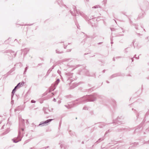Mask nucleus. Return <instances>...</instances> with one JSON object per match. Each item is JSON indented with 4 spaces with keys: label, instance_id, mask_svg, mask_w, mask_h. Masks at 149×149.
I'll return each instance as SVG.
<instances>
[{
    "label": "nucleus",
    "instance_id": "obj_54",
    "mask_svg": "<svg viewBox=\"0 0 149 149\" xmlns=\"http://www.w3.org/2000/svg\"><path fill=\"white\" fill-rule=\"evenodd\" d=\"M30 149H34L33 148H30Z\"/></svg>",
    "mask_w": 149,
    "mask_h": 149
},
{
    "label": "nucleus",
    "instance_id": "obj_43",
    "mask_svg": "<svg viewBox=\"0 0 149 149\" xmlns=\"http://www.w3.org/2000/svg\"><path fill=\"white\" fill-rule=\"evenodd\" d=\"M133 58H134L133 57V58H132V62H133L134 61Z\"/></svg>",
    "mask_w": 149,
    "mask_h": 149
},
{
    "label": "nucleus",
    "instance_id": "obj_28",
    "mask_svg": "<svg viewBox=\"0 0 149 149\" xmlns=\"http://www.w3.org/2000/svg\"><path fill=\"white\" fill-rule=\"evenodd\" d=\"M139 145L138 143H134L132 146H136Z\"/></svg>",
    "mask_w": 149,
    "mask_h": 149
},
{
    "label": "nucleus",
    "instance_id": "obj_35",
    "mask_svg": "<svg viewBox=\"0 0 149 149\" xmlns=\"http://www.w3.org/2000/svg\"><path fill=\"white\" fill-rule=\"evenodd\" d=\"M109 132V130H108L106 132H105V134H108Z\"/></svg>",
    "mask_w": 149,
    "mask_h": 149
},
{
    "label": "nucleus",
    "instance_id": "obj_3",
    "mask_svg": "<svg viewBox=\"0 0 149 149\" xmlns=\"http://www.w3.org/2000/svg\"><path fill=\"white\" fill-rule=\"evenodd\" d=\"M70 11L71 14L73 16H76L80 14L82 17H85V15L84 13H80L79 11L77 10L75 6H72V9L70 10Z\"/></svg>",
    "mask_w": 149,
    "mask_h": 149
},
{
    "label": "nucleus",
    "instance_id": "obj_10",
    "mask_svg": "<svg viewBox=\"0 0 149 149\" xmlns=\"http://www.w3.org/2000/svg\"><path fill=\"white\" fill-rule=\"evenodd\" d=\"M116 32H117L118 33H120L122 32H124V31L123 30L122 28H120L119 29H116Z\"/></svg>",
    "mask_w": 149,
    "mask_h": 149
},
{
    "label": "nucleus",
    "instance_id": "obj_47",
    "mask_svg": "<svg viewBox=\"0 0 149 149\" xmlns=\"http://www.w3.org/2000/svg\"><path fill=\"white\" fill-rule=\"evenodd\" d=\"M111 44H112L113 43V41H111Z\"/></svg>",
    "mask_w": 149,
    "mask_h": 149
},
{
    "label": "nucleus",
    "instance_id": "obj_27",
    "mask_svg": "<svg viewBox=\"0 0 149 149\" xmlns=\"http://www.w3.org/2000/svg\"><path fill=\"white\" fill-rule=\"evenodd\" d=\"M111 28V30L112 31H115L116 32V29L113 28Z\"/></svg>",
    "mask_w": 149,
    "mask_h": 149
},
{
    "label": "nucleus",
    "instance_id": "obj_62",
    "mask_svg": "<svg viewBox=\"0 0 149 149\" xmlns=\"http://www.w3.org/2000/svg\"><path fill=\"white\" fill-rule=\"evenodd\" d=\"M100 127H102V126H100Z\"/></svg>",
    "mask_w": 149,
    "mask_h": 149
},
{
    "label": "nucleus",
    "instance_id": "obj_30",
    "mask_svg": "<svg viewBox=\"0 0 149 149\" xmlns=\"http://www.w3.org/2000/svg\"><path fill=\"white\" fill-rule=\"evenodd\" d=\"M86 75L88 76H89V73L88 71H87L86 72Z\"/></svg>",
    "mask_w": 149,
    "mask_h": 149
},
{
    "label": "nucleus",
    "instance_id": "obj_32",
    "mask_svg": "<svg viewBox=\"0 0 149 149\" xmlns=\"http://www.w3.org/2000/svg\"><path fill=\"white\" fill-rule=\"evenodd\" d=\"M36 102V101L34 100H32L31 101V102L32 103H35Z\"/></svg>",
    "mask_w": 149,
    "mask_h": 149
},
{
    "label": "nucleus",
    "instance_id": "obj_55",
    "mask_svg": "<svg viewBox=\"0 0 149 149\" xmlns=\"http://www.w3.org/2000/svg\"><path fill=\"white\" fill-rule=\"evenodd\" d=\"M87 2L89 1V0H86Z\"/></svg>",
    "mask_w": 149,
    "mask_h": 149
},
{
    "label": "nucleus",
    "instance_id": "obj_9",
    "mask_svg": "<svg viewBox=\"0 0 149 149\" xmlns=\"http://www.w3.org/2000/svg\"><path fill=\"white\" fill-rule=\"evenodd\" d=\"M18 88V87L17 86H16L12 90V93H11V96L12 100L13 98V96L14 95L17 89Z\"/></svg>",
    "mask_w": 149,
    "mask_h": 149
},
{
    "label": "nucleus",
    "instance_id": "obj_64",
    "mask_svg": "<svg viewBox=\"0 0 149 149\" xmlns=\"http://www.w3.org/2000/svg\"><path fill=\"white\" fill-rule=\"evenodd\" d=\"M104 140V139H102V140Z\"/></svg>",
    "mask_w": 149,
    "mask_h": 149
},
{
    "label": "nucleus",
    "instance_id": "obj_39",
    "mask_svg": "<svg viewBox=\"0 0 149 149\" xmlns=\"http://www.w3.org/2000/svg\"><path fill=\"white\" fill-rule=\"evenodd\" d=\"M57 72L58 74H60V71L59 70H58L57 71Z\"/></svg>",
    "mask_w": 149,
    "mask_h": 149
},
{
    "label": "nucleus",
    "instance_id": "obj_22",
    "mask_svg": "<svg viewBox=\"0 0 149 149\" xmlns=\"http://www.w3.org/2000/svg\"><path fill=\"white\" fill-rule=\"evenodd\" d=\"M10 54L12 56H13V55H14L15 57L16 54V53H15L13 51H12L10 52Z\"/></svg>",
    "mask_w": 149,
    "mask_h": 149
},
{
    "label": "nucleus",
    "instance_id": "obj_50",
    "mask_svg": "<svg viewBox=\"0 0 149 149\" xmlns=\"http://www.w3.org/2000/svg\"><path fill=\"white\" fill-rule=\"evenodd\" d=\"M88 38V36H86V38Z\"/></svg>",
    "mask_w": 149,
    "mask_h": 149
},
{
    "label": "nucleus",
    "instance_id": "obj_23",
    "mask_svg": "<svg viewBox=\"0 0 149 149\" xmlns=\"http://www.w3.org/2000/svg\"><path fill=\"white\" fill-rule=\"evenodd\" d=\"M28 66H27L25 68V70H24V74H25V72H26L27 70V69H28Z\"/></svg>",
    "mask_w": 149,
    "mask_h": 149
},
{
    "label": "nucleus",
    "instance_id": "obj_46",
    "mask_svg": "<svg viewBox=\"0 0 149 149\" xmlns=\"http://www.w3.org/2000/svg\"><path fill=\"white\" fill-rule=\"evenodd\" d=\"M106 82L107 83H109V82L108 81H107Z\"/></svg>",
    "mask_w": 149,
    "mask_h": 149
},
{
    "label": "nucleus",
    "instance_id": "obj_7",
    "mask_svg": "<svg viewBox=\"0 0 149 149\" xmlns=\"http://www.w3.org/2000/svg\"><path fill=\"white\" fill-rule=\"evenodd\" d=\"M29 48H25L24 49H22V52L24 53V56L26 55L29 51Z\"/></svg>",
    "mask_w": 149,
    "mask_h": 149
},
{
    "label": "nucleus",
    "instance_id": "obj_41",
    "mask_svg": "<svg viewBox=\"0 0 149 149\" xmlns=\"http://www.w3.org/2000/svg\"><path fill=\"white\" fill-rule=\"evenodd\" d=\"M67 52H70V51H71V49H69V50H67Z\"/></svg>",
    "mask_w": 149,
    "mask_h": 149
},
{
    "label": "nucleus",
    "instance_id": "obj_60",
    "mask_svg": "<svg viewBox=\"0 0 149 149\" xmlns=\"http://www.w3.org/2000/svg\"><path fill=\"white\" fill-rule=\"evenodd\" d=\"M114 20L115 21V22H116V21L115 20Z\"/></svg>",
    "mask_w": 149,
    "mask_h": 149
},
{
    "label": "nucleus",
    "instance_id": "obj_45",
    "mask_svg": "<svg viewBox=\"0 0 149 149\" xmlns=\"http://www.w3.org/2000/svg\"><path fill=\"white\" fill-rule=\"evenodd\" d=\"M113 61H115V58H113Z\"/></svg>",
    "mask_w": 149,
    "mask_h": 149
},
{
    "label": "nucleus",
    "instance_id": "obj_57",
    "mask_svg": "<svg viewBox=\"0 0 149 149\" xmlns=\"http://www.w3.org/2000/svg\"><path fill=\"white\" fill-rule=\"evenodd\" d=\"M8 125V123H7L6 124V125ZM8 125H9V124H8Z\"/></svg>",
    "mask_w": 149,
    "mask_h": 149
},
{
    "label": "nucleus",
    "instance_id": "obj_44",
    "mask_svg": "<svg viewBox=\"0 0 149 149\" xmlns=\"http://www.w3.org/2000/svg\"><path fill=\"white\" fill-rule=\"evenodd\" d=\"M105 70H103V71H102V72H103V73H104V72H105Z\"/></svg>",
    "mask_w": 149,
    "mask_h": 149
},
{
    "label": "nucleus",
    "instance_id": "obj_25",
    "mask_svg": "<svg viewBox=\"0 0 149 149\" xmlns=\"http://www.w3.org/2000/svg\"><path fill=\"white\" fill-rule=\"evenodd\" d=\"M9 132V131H8V130H7L4 133L2 134L3 135L6 134L7 133H8Z\"/></svg>",
    "mask_w": 149,
    "mask_h": 149
},
{
    "label": "nucleus",
    "instance_id": "obj_16",
    "mask_svg": "<svg viewBox=\"0 0 149 149\" xmlns=\"http://www.w3.org/2000/svg\"><path fill=\"white\" fill-rule=\"evenodd\" d=\"M143 17V14L142 13L141 14H139V15L138 18L139 19L142 18Z\"/></svg>",
    "mask_w": 149,
    "mask_h": 149
},
{
    "label": "nucleus",
    "instance_id": "obj_8",
    "mask_svg": "<svg viewBox=\"0 0 149 149\" xmlns=\"http://www.w3.org/2000/svg\"><path fill=\"white\" fill-rule=\"evenodd\" d=\"M120 118L119 117H118L117 118L116 120H113V123H117V124L120 123L121 122V121L120 120Z\"/></svg>",
    "mask_w": 149,
    "mask_h": 149
},
{
    "label": "nucleus",
    "instance_id": "obj_6",
    "mask_svg": "<svg viewBox=\"0 0 149 149\" xmlns=\"http://www.w3.org/2000/svg\"><path fill=\"white\" fill-rule=\"evenodd\" d=\"M143 129V127H141V125H140L137 127V128L135 130V132H138L141 131Z\"/></svg>",
    "mask_w": 149,
    "mask_h": 149
},
{
    "label": "nucleus",
    "instance_id": "obj_1",
    "mask_svg": "<svg viewBox=\"0 0 149 149\" xmlns=\"http://www.w3.org/2000/svg\"><path fill=\"white\" fill-rule=\"evenodd\" d=\"M98 96L99 95L96 93L94 94L93 95H86L78 98L74 101V102H69L68 106L65 105V106L68 109H70L74 106L76 104H77V101H79V104L83 103L85 102L88 101L93 102L95 100L96 97Z\"/></svg>",
    "mask_w": 149,
    "mask_h": 149
},
{
    "label": "nucleus",
    "instance_id": "obj_42",
    "mask_svg": "<svg viewBox=\"0 0 149 149\" xmlns=\"http://www.w3.org/2000/svg\"><path fill=\"white\" fill-rule=\"evenodd\" d=\"M102 42H99V43H98L97 44H98V45H100V44H102Z\"/></svg>",
    "mask_w": 149,
    "mask_h": 149
},
{
    "label": "nucleus",
    "instance_id": "obj_17",
    "mask_svg": "<svg viewBox=\"0 0 149 149\" xmlns=\"http://www.w3.org/2000/svg\"><path fill=\"white\" fill-rule=\"evenodd\" d=\"M55 89V86L54 85L53 86L51 87L50 88V90L51 91H53Z\"/></svg>",
    "mask_w": 149,
    "mask_h": 149
},
{
    "label": "nucleus",
    "instance_id": "obj_59",
    "mask_svg": "<svg viewBox=\"0 0 149 149\" xmlns=\"http://www.w3.org/2000/svg\"><path fill=\"white\" fill-rule=\"evenodd\" d=\"M15 40H16V39H15Z\"/></svg>",
    "mask_w": 149,
    "mask_h": 149
},
{
    "label": "nucleus",
    "instance_id": "obj_49",
    "mask_svg": "<svg viewBox=\"0 0 149 149\" xmlns=\"http://www.w3.org/2000/svg\"><path fill=\"white\" fill-rule=\"evenodd\" d=\"M41 65V63L39 64H38V65Z\"/></svg>",
    "mask_w": 149,
    "mask_h": 149
},
{
    "label": "nucleus",
    "instance_id": "obj_15",
    "mask_svg": "<svg viewBox=\"0 0 149 149\" xmlns=\"http://www.w3.org/2000/svg\"><path fill=\"white\" fill-rule=\"evenodd\" d=\"M56 53L57 54H61L63 53V52L62 51H60L58 49H57L56 50Z\"/></svg>",
    "mask_w": 149,
    "mask_h": 149
},
{
    "label": "nucleus",
    "instance_id": "obj_20",
    "mask_svg": "<svg viewBox=\"0 0 149 149\" xmlns=\"http://www.w3.org/2000/svg\"><path fill=\"white\" fill-rule=\"evenodd\" d=\"M72 75V73H68L67 74V75L68 76H70V77H68V79H70V78H71V77L70 76L71 75Z\"/></svg>",
    "mask_w": 149,
    "mask_h": 149
},
{
    "label": "nucleus",
    "instance_id": "obj_53",
    "mask_svg": "<svg viewBox=\"0 0 149 149\" xmlns=\"http://www.w3.org/2000/svg\"><path fill=\"white\" fill-rule=\"evenodd\" d=\"M139 116V114H138V115H137V117H138Z\"/></svg>",
    "mask_w": 149,
    "mask_h": 149
},
{
    "label": "nucleus",
    "instance_id": "obj_36",
    "mask_svg": "<svg viewBox=\"0 0 149 149\" xmlns=\"http://www.w3.org/2000/svg\"><path fill=\"white\" fill-rule=\"evenodd\" d=\"M145 143H146V144H148L149 143V140L148 141H146Z\"/></svg>",
    "mask_w": 149,
    "mask_h": 149
},
{
    "label": "nucleus",
    "instance_id": "obj_29",
    "mask_svg": "<svg viewBox=\"0 0 149 149\" xmlns=\"http://www.w3.org/2000/svg\"><path fill=\"white\" fill-rule=\"evenodd\" d=\"M88 109L87 108V107H84L83 108V110H88Z\"/></svg>",
    "mask_w": 149,
    "mask_h": 149
},
{
    "label": "nucleus",
    "instance_id": "obj_12",
    "mask_svg": "<svg viewBox=\"0 0 149 149\" xmlns=\"http://www.w3.org/2000/svg\"><path fill=\"white\" fill-rule=\"evenodd\" d=\"M118 76V74H113L109 78V79H111L112 78H113L115 77H116V76Z\"/></svg>",
    "mask_w": 149,
    "mask_h": 149
},
{
    "label": "nucleus",
    "instance_id": "obj_48",
    "mask_svg": "<svg viewBox=\"0 0 149 149\" xmlns=\"http://www.w3.org/2000/svg\"><path fill=\"white\" fill-rule=\"evenodd\" d=\"M135 28L136 29H138V28H137V27L136 26H135Z\"/></svg>",
    "mask_w": 149,
    "mask_h": 149
},
{
    "label": "nucleus",
    "instance_id": "obj_19",
    "mask_svg": "<svg viewBox=\"0 0 149 149\" xmlns=\"http://www.w3.org/2000/svg\"><path fill=\"white\" fill-rule=\"evenodd\" d=\"M149 132V127L147 129L145 132H144V134H146V133Z\"/></svg>",
    "mask_w": 149,
    "mask_h": 149
},
{
    "label": "nucleus",
    "instance_id": "obj_2",
    "mask_svg": "<svg viewBox=\"0 0 149 149\" xmlns=\"http://www.w3.org/2000/svg\"><path fill=\"white\" fill-rule=\"evenodd\" d=\"M25 125V123L24 122V119H21L19 120V133L18 135V136L17 138L15 139H12L13 142L15 143H17L19 141L21 140L23 136V135H22V133L21 132V130L22 131H24V128L23 127Z\"/></svg>",
    "mask_w": 149,
    "mask_h": 149
},
{
    "label": "nucleus",
    "instance_id": "obj_14",
    "mask_svg": "<svg viewBox=\"0 0 149 149\" xmlns=\"http://www.w3.org/2000/svg\"><path fill=\"white\" fill-rule=\"evenodd\" d=\"M101 8V7L99 5H97L92 7V8Z\"/></svg>",
    "mask_w": 149,
    "mask_h": 149
},
{
    "label": "nucleus",
    "instance_id": "obj_52",
    "mask_svg": "<svg viewBox=\"0 0 149 149\" xmlns=\"http://www.w3.org/2000/svg\"><path fill=\"white\" fill-rule=\"evenodd\" d=\"M66 47H67L66 46H65H65H64V48L65 49H66Z\"/></svg>",
    "mask_w": 149,
    "mask_h": 149
},
{
    "label": "nucleus",
    "instance_id": "obj_40",
    "mask_svg": "<svg viewBox=\"0 0 149 149\" xmlns=\"http://www.w3.org/2000/svg\"><path fill=\"white\" fill-rule=\"evenodd\" d=\"M4 126H5V125H3L2 126V127H1V129H3L4 128Z\"/></svg>",
    "mask_w": 149,
    "mask_h": 149
},
{
    "label": "nucleus",
    "instance_id": "obj_37",
    "mask_svg": "<svg viewBox=\"0 0 149 149\" xmlns=\"http://www.w3.org/2000/svg\"><path fill=\"white\" fill-rule=\"evenodd\" d=\"M101 139V138H100L97 141V142H100V141Z\"/></svg>",
    "mask_w": 149,
    "mask_h": 149
},
{
    "label": "nucleus",
    "instance_id": "obj_34",
    "mask_svg": "<svg viewBox=\"0 0 149 149\" xmlns=\"http://www.w3.org/2000/svg\"><path fill=\"white\" fill-rule=\"evenodd\" d=\"M49 147V146H47L46 147H45L42 148H41L40 149H46V148H48Z\"/></svg>",
    "mask_w": 149,
    "mask_h": 149
},
{
    "label": "nucleus",
    "instance_id": "obj_51",
    "mask_svg": "<svg viewBox=\"0 0 149 149\" xmlns=\"http://www.w3.org/2000/svg\"><path fill=\"white\" fill-rule=\"evenodd\" d=\"M116 58H120L121 57H116Z\"/></svg>",
    "mask_w": 149,
    "mask_h": 149
},
{
    "label": "nucleus",
    "instance_id": "obj_4",
    "mask_svg": "<svg viewBox=\"0 0 149 149\" xmlns=\"http://www.w3.org/2000/svg\"><path fill=\"white\" fill-rule=\"evenodd\" d=\"M53 119H49L43 122H41L40 123V124L38 125V126H46L48 125L49 123L51 122Z\"/></svg>",
    "mask_w": 149,
    "mask_h": 149
},
{
    "label": "nucleus",
    "instance_id": "obj_38",
    "mask_svg": "<svg viewBox=\"0 0 149 149\" xmlns=\"http://www.w3.org/2000/svg\"><path fill=\"white\" fill-rule=\"evenodd\" d=\"M53 100L54 102H56V99H55V98H54V99H53Z\"/></svg>",
    "mask_w": 149,
    "mask_h": 149
},
{
    "label": "nucleus",
    "instance_id": "obj_33",
    "mask_svg": "<svg viewBox=\"0 0 149 149\" xmlns=\"http://www.w3.org/2000/svg\"><path fill=\"white\" fill-rule=\"evenodd\" d=\"M136 55H135L133 57V58H136V59H139V56H138V57H136Z\"/></svg>",
    "mask_w": 149,
    "mask_h": 149
},
{
    "label": "nucleus",
    "instance_id": "obj_56",
    "mask_svg": "<svg viewBox=\"0 0 149 149\" xmlns=\"http://www.w3.org/2000/svg\"><path fill=\"white\" fill-rule=\"evenodd\" d=\"M1 122L0 121V124H1Z\"/></svg>",
    "mask_w": 149,
    "mask_h": 149
},
{
    "label": "nucleus",
    "instance_id": "obj_11",
    "mask_svg": "<svg viewBox=\"0 0 149 149\" xmlns=\"http://www.w3.org/2000/svg\"><path fill=\"white\" fill-rule=\"evenodd\" d=\"M24 82H20L18 83L16 86L18 87V88H19L20 87L23 86V85L24 84Z\"/></svg>",
    "mask_w": 149,
    "mask_h": 149
},
{
    "label": "nucleus",
    "instance_id": "obj_63",
    "mask_svg": "<svg viewBox=\"0 0 149 149\" xmlns=\"http://www.w3.org/2000/svg\"><path fill=\"white\" fill-rule=\"evenodd\" d=\"M60 146H61V148H62L61 145Z\"/></svg>",
    "mask_w": 149,
    "mask_h": 149
},
{
    "label": "nucleus",
    "instance_id": "obj_26",
    "mask_svg": "<svg viewBox=\"0 0 149 149\" xmlns=\"http://www.w3.org/2000/svg\"><path fill=\"white\" fill-rule=\"evenodd\" d=\"M19 110H20L19 107H18L15 109V111H19Z\"/></svg>",
    "mask_w": 149,
    "mask_h": 149
},
{
    "label": "nucleus",
    "instance_id": "obj_5",
    "mask_svg": "<svg viewBox=\"0 0 149 149\" xmlns=\"http://www.w3.org/2000/svg\"><path fill=\"white\" fill-rule=\"evenodd\" d=\"M135 42V40H133L132 42V44L133 45V46H134V48H136L138 49L141 47V46L139 45V43L137 42H136L135 44H134Z\"/></svg>",
    "mask_w": 149,
    "mask_h": 149
},
{
    "label": "nucleus",
    "instance_id": "obj_18",
    "mask_svg": "<svg viewBox=\"0 0 149 149\" xmlns=\"http://www.w3.org/2000/svg\"><path fill=\"white\" fill-rule=\"evenodd\" d=\"M62 0H58L57 2L60 6H61V4H62Z\"/></svg>",
    "mask_w": 149,
    "mask_h": 149
},
{
    "label": "nucleus",
    "instance_id": "obj_31",
    "mask_svg": "<svg viewBox=\"0 0 149 149\" xmlns=\"http://www.w3.org/2000/svg\"><path fill=\"white\" fill-rule=\"evenodd\" d=\"M124 36V34H119L117 35L116 36Z\"/></svg>",
    "mask_w": 149,
    "mask_h": 149
},
{
    "label": "nucleus",
    "instance_id": "obj_21",
    "mask_svg": "<svg viewBox=\"0 0 149 149\" xmlns=\"http://www.w3.org/2000/svg\"><path fill=\"white\" fill-rule=\"evenodd\" d=\"M47 110V109L45 108H43V110L44 111V112L45 113H48L47 112V111H46Z\"/></svg>",
    "mask_w": 149,
    "mask_h": 149
},
{
    "label": "nucleus",
    "instance_id": "obj_61",
    "mask_svg": "<svg viewBox=\"0 0 149 149\" xmlns=\"http://www.w3.org/2000/svg\"><path fill=\"white\" fill-rule=\"evenodd\" d=\"M77 26V28H79L78 27V26Z\"/></svg>",
    "mask_w": 149,
    "mask_h": 149
},
{
    "label": "nucleus",
    "instance_id": "obj_58",
    "mask_svg": "<svg viewBox=\"0 0 149 149\" xmlns=\"http://www.w3.org/2000/svg\"><path fill=\"white\" fill-rule=\"evenodd\" d=\"M61 124V123H60H60H59V124H60V125Z\"/></svg>",
    "mask_w": 149,
    "mask_h": 149
},
{
    "label": "nucleus",
    "instance_id": "obj_13",
    "mask_svg": "<svg viewBox=\"0 0 149 149\" xmlns=\"http://www.w3.org/2000/svg\"><path fill=\"white\" fill-rule=\"evenodd\" d=\"M60 80L59 79H57L55 82V85H54L56 86L59 82Z\"/></svg>",
    "mask_w": 149,
    "mask_h": 149
},
{
    "label": "nucleus",
    "instance_id": "obj_24",
    "mask_svg": "<svg viewBox=\"0 0 149 149\" xmlns=\"http://www.w3.org/2000/svg\"><path fill=\"white\" fill-rule=\"evenodd\" d=\"M54 67H53L52 68L49 69L48 71L47 72V73L49 74V73L52 71V69H53Z\"/></svg>",
    "mask_w": 149,
    "mask_h": 149
}]
</instances>
